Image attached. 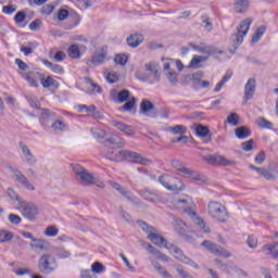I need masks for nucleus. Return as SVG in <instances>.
<instances>
[{
	"mask_svg": "<svg viewBox=\"0 0 278 278\" xmlns=\"http://www.w3.org/2000/svg\"><path fill=\"white\" fill-rule=\"evenodd\" d=\"M22 77L26 79V81L31 86V88H38V81L42 85V88H51L55 84V80L48 76L45 78V74L39 73L37 71H30L22 74Z\"/></svg>",
	"mask_w": 278,
	"mask_h": 278,
	"instance_id": "obj_1",
	"label": "nucleus"
},
{
	"mask_svg": "<svg viewBox=\"0 0 278 278\" xmlns=\"http://www.w3.org/2000/svg\"><path fill=\"white\" fill-rule=\"evenodd\" d=\"M138 226L142 231L148 233V240L152 242V244H155V247H159L160 249H164L167 247L168 241L164 237H162L160 233H157V229L153 226H149L144 220H138Z\"/></svg>",
	"mask_w": 278,
	"mask_h": 278,
	"instance_id": "obj_2",
	"label": "nucleus"
},
{
	"mask_svg": "<svg viewBox=\"0 0 278 278\" xmlns=\"http://www.w3.org/2000/svg\"><path fill=\"white\" fill-rule=\"evenodd\" d=\"M251 23H253L251 18L243 20L241 24L237 27V33L231 35L230 41L235 49H238V47H240V45L244 42V36L249 34V29H251Z\"/></svg>",
	"mask_w": 278,
	"mask_h": 278,
	"instance_id": "obj_3",
	"label": "nucleus"
},
{
	"mask_svg": "<svg viewBox=\"0 0 278 278\" xmlns=\"http://www.w3.org/2000/svg\"><path fill=\"white\" fill-rule=\"evenodd\" d=\"M207 212L212 218L217 220L218 223H227L229 219V214L227 213V208L225 205L219 202L213 201L207 205Z\"/></svg>",
	"mask_w": 278,
	"mask_h": 278,
	"instance_id": "obj_4",
	"label": "nucleus"
},
{
	"mask_svg": "<svg viewBox=\"0 0 278 278\" xmlns=\"http://www.w3.org/2000/svg\"><path fill=\"white\" fill-rule=\"evenodd\" d=\"M17 210L18 212H21L22 216L30 223H34V220H36V217L38 216V206L25 200H20V202L17 203Z\"/></svg>",
	"mask_w": 278,
	"mask_h": 278,
	"instance_id": "obj_5",
	"label": "nucleus"
},
{
	"mask_svg": "<svg viewBox=\"0 0 278 278\" xmlns=\"http://www.w3.org/2000/svg\"><path fill=\"white\" fill-rule=\"evenodd\" d=\"M116 157H122V160H128L132 164H141L142 166H149L151 160L143 157L142 154L129 150H122L116 153Z\"/></svg>",
	"mask_w": 278,
	"mask_h": 278,
	"instance_id": "obj_6",
	"label": "nucleus"
},
{
	"mask_svg": "<svg viewBox=\"0 0 278 278\" xmlns=\"http://www.w3.org/2000/svg\"><path fill=\"white\" fill-rule=\"evenodd\" d=\"M38 268L43 275H50L58 268V261L51 254H43L39 257Z\"/></svg>",
	"mask_w": 278,
	"mask_h": 278,
	"instance_id": "obj_7",
	"label": "nucleus"
},
{
	"mask_svg": "<svg viewBox=\"0 0 278 278\" xmlns=\"http://www.w3.org/2000/svg\"><path fill=\"white\" fill-rule=\"evenodd\" d=\"M159 181L162 186H164V188H166L170 192H175V190L181 192L186 189V186H184V182H181L179 178H175L170 175L160 176Z\"/></svg>",
	"mask_w": 278,
	"mask_h": 278,
	"instance_id": "obj_8",
	"label": "nucleus"
},
{
	"mask_svg": "<svg viewBox=\"0 0 278 278\" xmlns=\"http://www.w3.org/2000/svg\"><path fill=\"white\" fill-rule=\"evenodd\" d=\"M105 148L108 149V160H111L112 162H118V160L116 159V154L115 156H112V154H114V151L110 150V147H112V149H114L116 147V149H121V147H125V141L118 137V135H112L110 138H108L104 141Z\"/></svg>",
	"mask_w": 278,
	"mask_h": 278,
	"instance_id": "obj_9",
	"label": "nucleus"
},
{
	"mask_svg": "<svg viewBox=\"0 0 278 278\" xmlns=\"http://www.w3.org/2000/svg\"><path fill=\"white\" fill-rule=\"evenodd\" d=\"M201 247H204L210 253H213V255H217L218 257H231L229 251L210 240L203 241Z\"/></svg>",
	"mask_w": 278,
	"mask_h": 278,
	"instance_id": "obj_10",
	"label": "nucleus"
},
{
	"mask_svg": "<svg viewBox=\"0 0 278 278\" xmlns=\"http://www.w3.org/2000/svg\"><path fill=\"white\" fill-rule=\"evenodd\" d=\"M109 186L113 187L114 190L119 192L124 199L128 200L130 203H135V205H138L140 203V200H138L136 197L131 195V191L125 189L121 184L114 181V180H109L108 181Z\"/></svg>",
	"mask_w": 278,
	"mask_h": 278,
	"instance_id": "obj_11",
	"label": "nucleus"
},
{
	"mask_svg": "<svg viewBox=\"0 0 278 278\" xmlns=\"http://www.w3.org/2000/svg\"><path fill=\"white\" fill-rule=\"evenodd\" d=\"M204 160L213 166H233V164H236V162L229 161L223 155H206L204 156Z\"/></svg>",
	"mask_w": 278,
	"mask_h": 278,
	"instance_id": "obj_12",
	"label": "nucleus"
},
{
	"mask_svg": "<svg viewBox=\"0 0 278 278\" xmlns=\"http://www.w3.org/2000/svg\"><path fill=\"white\" fill-rule=\"evenodd\" d=\"M105 58H108V47L103 46L100 50L96 51L91 58L87 62V64H92L93 66H99L105 62Z\"/></svg>",
	"mask_w": 278,
	"mask_h": 278,
	"instance_id": "obj_13",
	"label": "nucleus"
},
{
	"mask_svg": "<svg viewBox=\"0 0 278 278\" xmlns=\"http://www.w3.org/2000/svg\"><path fill=\"white\" fill-rule=\"evenodd\" d=\"M77 110L79 113H86L88 116H91V118H96L97 121H101L103 118L102 114L97 111L96 105H86V104H78Z\"/></svg>",
	"mask_w": 278,
	"mask_h": 278,
	"instance_id": "obj_14",
	"label": "nucleus"
},
{
	"mask_svg": "<svg viewBox=\"0 0 278 278\" xmlns=\"http://www.w3.org/2000/svg\"><path fill=\"white\" fill-rule=\"evenodd\" d=\"M256 88L257 86L255 85V78H249L244 86L243 105L247 104V101H251V99H253Z\"/></svg>",
	"mask_w": 278,
	"mask_h": 278,
	"instance_id": "obj_15",
	"label": "nucleus"
},
{
	"mask_svg": "<svg viewBox=\"0 0 278 278\" xmlns=\"http://www.w3.org/2000/svg\"><path fill=\"white\" fill-rule=\"evenodd\" d=\"M112 101L114 103H125L129 101L131 97V92L127 89H123L119 92H116V90L111 91Z\"/></svg>",
	"mask_w": 278,
	"mask_h": 278,
	"instance_id": "obj_16",
	"label": "nucleus"
},
{
	"mask_svg": "<svg viewBox=\"0 0 278 278\" xmlns=\"http://www.w3.org/2000/svg\"><path fill=\"white\" fill-rule=\"evenodd\" d=\"M174 257L175 260H178V262H182V264H187L188 266H191L192 268H199V265L197 262L192 261L190 257L186 256L184 254V251L179 248L174 249Z\"/></svg>",
	"mask_w": 278,
	"mask_h": 278,
	"instance_id": "obj_17",
	"label": "nucleus"
},
{
	"mask_svg": "<svg viewBox=\"0 0 278 278\" xmlns=\"http://www.w3.org/2000/svg\"><path fill=\"white\" fill-rule=\"evenodd\" d=\"M140 112L141 114H144L146 116H155L157 114V109H155V105L152 104L149 100H142L140 103Z\"/></svg>",
	"mask_w": 278,
	"mask_h": 278,
	"instance_id": "obj_18",
	"label": "nucleus"
},
{
	"mask_svg": "<svg viewBox=\"0 0 278 278\" xmlns=\"http://www.w3.org/2000/svg\"><path fill=\"white\" fill-rule=\"evenodd\" d=\"M111 125L116 127L119 131H123L126 136H136V129L134 126H129L117 121H113Z\"/></svg>",
	"mask_w": 278,
	"mask_h": 278,
	"instance_id": "obj_19",
	"label": "nucleus"
},
{
	"mask_svg": "<svg viewBox=\"0 0 278 278\" xmlns=\"http://www.w3.org/2000/svg\"><path fill=\"white\" fill-rule=\"evenodd\" d=\"M146 251L150 253V255H154L156 260H161V262H168V256L162 253L160 250L155 249L151 245V243L143 244Z\"/></svg>",
	"mask_w": 278,
	"mask_h": 278,
	"instance_id": "obj_20",
	"label": "nucleus"
},
{
	"mask_svg": "<svg viewBox=\"0 0 278 278\" xmlns=\"http://www.w3.org/2000/svg\"><path fill=\"white\" fill-rule=\"evenodd\" d=\"M195 134L202 138L204 142H212V132L207 126L199 125L195 127Z\"/></svg>",
	"mask_w": 278,
	"mask_h": 278,
	"instance_id": "obj_21",
	"label": "nucleus"
},
{
	"mask_svg": "<svg viewBox=\"0 0 278 278\" xmlns=\"http://www.w3.org/2000/svg\"><path fill=\"white\" fill-rule=\"evenodd\" d=\"M194 50L198 51V53H204L205 55H220L224 53L223 50H219L214 46L194 47Z\"/></svg>",
	"mask_w": 278,
	"mask_h": 278,
	"instance_id": "obj_22",
	"label": "nucleus"
},
{
	"mask_svg": "<svg viewBox=\"0 0 278 278\" xmlns=\"http://www.w3.org/2000/svg\"><path fill=\"white\" fill-rule=\"evenodd\" d=\"M55 119V113L51 112L49 109H42L41 110V117H40V123L42 127H49V123L51 121Z\"/></svg>",
	"mask_w": 278,
	"mask_h": 278,
	"instance_id": "obj_23",
	"label": "nucleus"
},
{
	"mask_svg": "<svg viewBox=\"0 0 278 278\" xmlns=\"http://www.w3.org/2000/svg\"><path fill=\"white\" fill-rule=\"evenodd\" d=\"M77 181L83 184V186H92L93 184H97V177L85 169Z\"/></svg>",
	"mask_w": 278,
	"mask_h": 278,
	"instance_id": "obj_24",
	"label": "nucleus"
},
{
	"mask_svg": "<svg viewBox=\"0 0 278 278\" xmlns=\"http://www.w3.org/2000/svg\"><path fill=\"white\" fill-rule=\"evenodd\" d=\"M13 173H14V178L16 179V181H18V184H21L22 186H25L27 190H36V187H34V185L28 182L27 177L21 174L20 170L15 169L13 170Z\"/></svg>",
	"mask_w": 278,
	"mask_h": 278,
	"instance_id": "obj_25",
	"label": "nucleus"
},
{
	"mask_svg": "<svg viewBox=\"0 0 278 278\" xmlns=\"http://www.w3.org/2000/svg\"><path fill=\"white\" fill-rule=\"evenodd\" d=\"M18 147L22 150V153L27 164H36V159H34V154L31 153V150H29V148L23 142H20Z\"/></svg>",
	"mask_w": 278,
	"mask_h": 278,
	"instance_id": "obj_26",
	"label": "nucleus"
},
{
	"mask_svg": "<svg viewBox=\"0 0 278 278\" xmlns=\"http://www.w3.org/2000/svg\"><path fill=\"white\" fill-rule=\"evenodd\" d=\"M233 10L237 14H244L249 10V0H235Z\"/></svg>",
	"mask_w": 278,
	"mask_h": 278,
	"instance_id": "obj_27",
	"label": "nucleus"
},
{
	"mask_svg": "<svg viewBox=\"0 0 278 278\" xmlns=\"http://www.w3.org/2000/svg\"><path fill=\"white\" fill-rule=\"evenodd\" d=\"M187 79L192 81L193 88H200L201 87V79H203V72L198 71L194 74L187 75Z\"/></svg>",
	"mask_w": 278,
	"mask_h": 278,
	"instance_id": "obj_28",
	"label": "nucleus"
},
{
	"mask_svg": "<svg viewBox=\"0 0 278 278\" xmlns=\"http://www.w3.org/2000/svg\"><path fill=\"white\" fill-rule=\"evenodd\" d=\"M128 47H131L132 49H136V47H140L142 45V35L140 34H134L130 35L127 39Z\"/></svg>",
	"mask_w": 278,
	"mask_h": 278,
	"instance_id": "obj_29",
	"label": "nucleus"
},
{
	"mask_svg": "<svg viewBox=\"0 0 278 278\" xmlns=\"http://www.w3.org/2000/svg\"><path fill=\"white\" fill-rule=\"evenodd\" d=\"M41 62H42V64H45V66L50 68V71H52V73H55L56 75L64 74V67H62V65H58V64L52 63L46 59H41Z\"/></svg>",
	"mask_w": 278,
	"mask_h": 278,
	"instance_id": "obj_30",
	"label": "nucleus"
},
{
	"mask_svg": "<svg viewBox=\"0 0 278 278\" xmlns=\"http://www.w3.org/2000/svg\"><path fill=\"white\" fill-rule=\"evenodd\" d=\"M160 64H157L155 61H152L148 64H146V71H149V73L153 74V77L155 81H160Z\"/></svg>",
	"mask_w": 278,
	"mask_h": 278,
	"instance_id": "obj_31",
	"label": "nucleus"
},
{
	"mask_svg": "<svg viewBox=\"0 0 278 278\" xmlns=\"http://www.w3.org/2000/svg\"><path fill=\"white\" fill-rule=\"evenodd\" d=\"M48 244L47 241L35 238L33 239V242H30V249H33V251H45L47 250Z\"/></svg>",
	"mask_w": 278,
	"mask_h": 278,
	"instance_id": "obj_32",
	"label": "nucleus"
},
{
	"mask_svg": "<svg viewBox=\"0 0 278 278\" xmlns=\"http://www.w3.org/2000/svg\"><path fill=\"white\" fill-rule=\"evenodd\" d=\"M235 135L239 140H244L251 136V129L247 126H241L235 129Z\"/></svg>",
	"mask_w": 278,
	"mask_h": 278,
	"instance_id": "obj_33",
	"label": "nucleus"
},
{
	"mask_svg": "<svg viewBox=\"0 0 278 278\" xmlns=\"http://www.w3.org/2000/svg\"><path fill=\"white\" fill-rule=\"evenodd\" d=\"M192 184H198V186H203V184H207V178L203 174H199L198 172H193V175L191 176Z\"/></svg>",
	"mask_w": 278,
	"mask_h": 278,
	"instance_id": "obj_34",
	"label": "nucleus"
},
{
	"mask_svg": "<svg viewBox=\"0 0 278 278\" xmlns=\"http://www.w3.org/2000/svg\"><path fill=\"white\" fill-rule=\"evenodd\" d=\"M206 60L203 55H193L189 63V68H201V62H205Z\"/></svg>",
	"mask_w": 278,
	"mask_h": 278,
	"instance_id": "obj_35",
	"label": "nucleus"
},
{
	"mask_svg": "<svg viewBox=\"0 0 278 278\" xmlns=\"http://www.w3.org/2000/svg\"><path fill=\"white\" fill-rule=\"evenodd\" d=\"M176 170L177 173H180V176L185 177L186 179H191L192 175H194V170L186 166L176 167Z\"/></svg>",
	"mask_w": 278,
	"mask_h": 278,
	"instance_id": "obj_36",
	"label": "nucleus"
},
{
	"mask_svg": "<svg viewBox=\"0 0 278 278\" xmlns=\"http://www.w3.org/2000/svg\"><path fill=\"white\" fill-rule=\"evenodd\" d=\"M188 131V128L184 125H176L174 127H169V134L174 136H184Z\"/></svg>",
	"mask_w": 278,
	"mask_h": 278,
	"instance_id": "obj_37",
	"label": "nucleus"
},
{
	"mask_svg": "<svg viewBox=\"0 0 278 278\" xmlns=\"http://www.w3.org/2000/svg\"><path fill=\"white\" fill-rule=\"evenodd\" d=\"M154 269L156 270V273L163 277V278H175L173 277V275H170V273H168V270H166V268H164L160 263H155L154 264Z\"/></svg>",
	"mask_w": 278,
	"mask_h": 278,
	"instance_id": "obj_38",
	"label": "nucleus"
},
{
	"mask_svg": "<svg viewBox=\"0 0 278 278\" xmlns=\"http://www.w3.org/2000/svg\"><path fill=\"white\" fill-rule=\"evenodd\" d=\"M54 253L59 260H67V257H71V251L64 249V248H56L54 250Z\"/></svg>",
	"mask_w": 278,
	"mask_h": 278,
	"instance_id": "obj_39",
	"label": "nucleus"
},
{
	"mask_svg": "<svg viewBox=\"0 0 278 278\" xmlns=\"http://www.w3.org/2000/svg\"><path fill=\"white\" fill-rule=\"evenodd\" d=\"M51 127H52L53 131H66L68 129L66 124L60 119L54 121L52 123Z\"/></svg>",
	"mask_w": 278,
	"mask_h": 278,
	"instance_id": "obj_40",
	"label": "nucleus"
},
{
	"mask_svg": "<svg viewBox=\"0 0 278 278\" xmlns=\"http://www.w3.org/2000/svg\"><path fill=\"white\" fill-rule=\"evenodd\" d=\"M266 31V27L261 26L256 29V31L252 35V42H260V40H262V36H264Z\"/></svg>",
	"mask_w": 278,
	"mask_h": 278,
	"instance_id": "obj_41",
	"label": "nucleus"
},
{
	"mask_svg": "<svg viewBox=\"0 0 278 278\" xmlns=\"http://www.w3.org/2000/svg\"><path fill=\"white\" fill-rule=\"evenodd\" d=\"M91 273H96V275H101V273H105V266L100 262H94L91 265Z\"/></svg>",
	"mask_w": 278,
	"mask_h": 278,
	"instance_id": "obj_42",
	"label": "nucleus"
},
{
	"mask_svg": "<svg viewBox=\"0 0 278 278\" xmlns=\"http://www.w3.org/2000/svg\"><path fill=\"white\" fill-rule=\"evenodd\" d=\"M14 238V233L8 230H0V242H10Z\"/></svg>",
	"mask_w": 278,
	"mask_h": 278,
	"instance_id": "obj_43",
	"label": "nucleus"
},
{
	"mask_svg": "<svg viewBox=\"0 0 278 278\" xmlns=\"http://www.w3.org/2000/svg\"><path fill=\"white\" fill-rule=\"evenodd\" d=\"M238 121H240V116L237 113H231L227 117L228 125H233V127H238V125H240Z\"/></svg>",
	"mask_w": 278,
	"mask_h": 278,
	"instance_id": "obj_44",
	"label": "nucleus"
},
{
	"mask_svg": "<svg viewBox=\"0 0 278 278\" xmlns=\"http://www.w3.org/2000/svg\"><path fill=\"white\" fill-rule=\"evenodd\" d=\"M60 230L55 226H48L45 230V236H48V238H55Z\"/></svg>",
	"mask_w": 278,
	"mask_h": 278,
	"instance_id": "obj_45",
	"label": "nucleus"
},
{
	"mask_svg": "<svg viewBox=\"0 0 278 278\" xmlns=\"http://www.w3.org/2000/svg\"><path fill=\"white\" fill-rule=\"evenodd\" d=\"M26 99L34 110H40V101H38L36 97L27 96Z\"/></svg>",
	"mask_w": 278,
	"mask_h": 278,
	"instance_id": "obj_46",
	"label": "nucleus"
},
{
	"mask_svg": "<svg viewBox=\"0 0 278 278\" xmlns=\"http://www.w3.org/2000/svg\"><path fill=\"white\" fill-rule=\"evenodd\" d=\"M80 53L81 52L79 51V47H77V45H72L68 49L70 58H79Z\"/></svg>",
	"mask_w": 278,
	"mask_h": 278,
	"instance_id": "obj_47",
	"label": "nucleus"
},
{
	"mask_svg": "<svg viewBox=\"0 0 278 278\" xmlns=\"http://www.w3.org/2000/svg\"><path fill=\"white\" fill-rule=\"evenodd\" d=\"M257 125H258V127H262L263 129H273V123L268 122L264 117L258 118Z\"/></svg>",
	"mask_w": 278,
	"mask_h": 278,
	"instance_id": "obj_48",
	"label": "nucleus"
},
{
	"mask_svg": "<svg viewBox=\"0 0 278 278\" xmlns=\"http://www.w3.org/2000/svg\"><path fill=\"white\" fill-rule=\"evenodd\" d=\"M25 18H27V14L24 11H18L14 16V22L21 25V23H25Z\"/></svg>",
	"mask_w": 278,
	"mask_h": 278,
	"instance_id": "obj_49",
	"label": "nucleus"
},
{
	"mask_svg": "<svg viewBox=\"0 0 278 278\" xmlns=\"http://www.w3.org/2000/svg\"><path fill=\"white\" fill-rule=\"evenodd\" d=\"M175 225H177V227H180L178 232L180 233V236H184V233H186V229H188V226L186 225V223L180 218H175Z\"/></svg>",
	"mask_w": 278,
	"mask_h": 278,
	"instance_id": "obj_50",
	"label": "nucleus"
},
{
	"mask_svg": "<svg viewBox=\"0 0 278 278\" xmlns=\"http://www.w3.org/2000/svg\"><path fill=\"white\" fill-rule=\"evenodd\" d=\"M141 197L146 201H150V203H155V194L151 193L149 190L141 191Z\"/></svg>",
	"mask_w": 278,
	"mask_h": 278,
	"instance_id": "obj_51",
	"label": "nucleus"
},
{
	"mask_svg": "<svg viewBox=\"0 0 278 278\" xmlns=\"http://www.w3.org/2000/svg\"><path fill=\"white\" fill-rule=\"evenodd\" d=\"M127 55L125 54H116L114 62L115 64H119L121 66H125L127 64Z\"/></svg>",
	"mask_w": 278,
	"mask_h": 278,
	"instance_id": "obj_52",
	"label": "nucleus"
},
{
	"mask_svg": "<svg viewBox=\"0 0 278 278\" xmlns=\"http://www.w3.org/2000/svg\"><path fill=\"white\" fill-rule=\"evenodd\" d=\"M135 105H136V98L132 97L123 105V110H125V112H129L134 110Z\"/></svg>",
	"mask_w": 278,
	"mask_h": 278,
	"instance_id": "obj_53",
	"label": "nucleus"
},
{
	"mask_svg": "<svg viewBox=\"0 0 278 278\" xmlns=\"http://www.w3.org/2000/svg\"><path fill=\"white\" fill-rule=\"evenodd\" d=\"M8 195L11 199V201H17V204L20 203V201H23L20 197L18 193H16V191H14V189L9 188L8 189Z\"/></svg>",
	"mask_w": 278,
	"mask_h": 278,
	"instance_id": "obj_54",
	"label": "nucleus"
},
{
	"mask_svg": "<svg viewBox=\"0 0 278 278\" xmlns=\"http://www.w3.org/2000/svg\"><path fill=\"white\" fill-rule=\"evenodd\" d=\"M41 25H42V22L39 18H37L29 24V29L30 31H38Z\"/></svg>",
	"mask_w": 278,
	"mask_h": 278,
	"instance_id": "obj_55",
	"label": "nucleus"
},
{
	"mask_svg": "<svg viewBox=\"0 0 278 278\" xmlns=\"http://www.w3.org/2000/svg\"><path fill=\"white\" fill-rule=\"evenodd\" d=\"M94 138H97V140H105V136H108V132H105V130L103 129H96L93 132Z\"/></svg>",
	"mask_w": 278,
	"mask_h": 278,
	"instance_id": "obj_56",
	"label": "nucleus"
},
{
	"mask_svg": "<svg viewBox=\"0 0 278 278\" xmlns=\"http://www.w3.org/2000/svg\"><path fill=\"white\" fill-rule=\"evenodd\" d=\"M255 141L253 139H250V140H248L245 142H242L241 143L242 150L245 151V152L251 151L253 149V143Z\"/></svg>",
	"mask_w": 278,
	"mask_h": 278,
	"instance_id": "obj_57",
	"label": "nucleus"
},
{
	"mask_svg": "<svg viewBox=\"0 0 278 278\" xmlns=\"http://www.w3.org/2000/svg\"><path fill=\"white\" fill-rule=\"evenodd\" d=\"M119 257H122L124 264H126L130 273H136V267H134L131 263H129V260L125 257V254L119 253Z\"/></svg>",
	"mask_w": 278,
	"mask_h": 278,
	"instance_id": "obj_58",
	"label": "nucleus"
},
{
	"mask_svg": "<svg viewBox=\"0 0 278 278\" xmlns=\"http://www.w3.org/2000/svg\"><path fill=\"white\" fill-rule=\"evenodd\" d=\"M86 170L81 165H74L73 166V173L76 177V179L79 178V176Z\"/></svg>",
	"mask_w": 278,
	"mask_h": 278,
	"instance_id": "obj_59",
	"label": "nucleus"
},
{
	"mask_svg": "<svg viewBox=\"0 0 278 278\" xmlns=\"http://www.w3.org/2000/svg\"><path fill=\"white\" fill-rule=\"evenodd\" d=\"M166 77H167L168 81L172 84V86L177 85V73L168 72Z\"/></svg>",
	"mask_w": 278,
	"mask_h": 278,
	"instance_id": "obj_60",
	"label": "nucleus"
},
{
	"mask_svg": "<svg viewBox=\"0 0 278 278\" xmlns=\"http://www.w3.org/2000/svg\"><path fill=\"white\" fill-rule=\"evenodd\" d=\"M21 216L16 214L9 215V222L11 223V225H21Z\"/></svg>",
	"mask_w": 278,
	"mask_h": 278,
	"instance_id": "obj_61",
	"label": "nucleus"
},
{
	"mask_svg": "<svg viewBox=\"0 0 278 278\" xmlns=\"http://www.w3.org/2000/svg\"><path fill=\"white\" fill-rule=\"evenodd\" d=\"M58 18L60 21H66V18H68V10L66 9H61L58 12Z\"/></svg>",
	"mask_w": 278,
	"mask_h": 278,
	"instance_id": "obj_62",
	"label": "nucleus"
},
{
	"mask_svg": "<svg viewBox=\"0 0 278 278\" xmlns=\"http://www.w3.org/2000/svg\"><path fill=\"white\" fill-rule=\"evenodd\" d=\"M80 278H97V276H93L90 269H83L80 271Z\"/></svg>",
	"mask_w": 278,
	"mask_h": 278,
	"instance_id": "obj_63",
	"label": "nucleus"
},
{
	"mask_svg": "<svg viewBox=\"0 0 278 278\" xmlns=\"http://www.w3.org/2000/svg\"><path fill=\"white\" fill-rule=\"evenodd\" d=\"M2 12L3 14H14V12H16V8H14L13 5H4L2 8Z\"/></svg>",
	"mask_w": 278,
	"mask_h": 278,
	"instance_id": "obj_64",
	"label": "nucleus"
}]
</instances>
